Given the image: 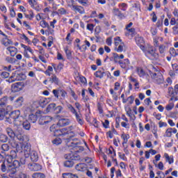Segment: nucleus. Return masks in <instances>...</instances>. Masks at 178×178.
<instances>
[{"instance_id": "nucleus-1", "label": "nucleus", "mask_w": 178, "mask_h": 178, "mask_svg": "<svg viewBox=\"0 0 178 178\" xmlns=\"http://www.w3.org/2000/svg\"><path fill=\"white\" fill-rule=\"evenodd\" d=\"M74 105L75 108H76L79 112H77V110H76L73 105L69 103L67 104V108L69 112H70V113L75 116L76 120L79 123V124L83 126V124H84V120L83 119V115H81V113H80V111H81V104H80V103L79 102H76Z\"/></svg>"}, {"instance_id": "nucleus-2", "label": "nucleus", "mask_w": 178, "mask_h": 178, "mask_svg": "<svg viewBox=\"0 0 178 178\" xmlns=\"http://www.w3.org/2000/svg\"><path fill=\"white\" fill-rule=\"evenodd\" d=\"M144 52L145 57L152 60H155L158 59L159 55L156 53V49L151 44H146L144 50H142Z\"/></svg>"}, {"instance_id": "nucleus-3", "label": "nucleus", "mask_w": 178, "mask_h": 178, "mask_svg": "<svg viewBox=\"0 0 178 178\" xmlns=\"http://www.w3.org/2000/svg\"><path fill=\"white\" fill-rule=\"evenodd\" d=\"M13 147L16 148L17 151H20V152L23 151L26 158H29V156H30V154L31 152V145L30 143L27 142H23L22 143H20V145H19V143H15Z\"/></svg>"}, {"instance_id": "nucleus-4", "label": "nucleus", "mask_w": 178, "mask_h": 178, "mask_svg": "<svg viewBox=\"0 0 178 178\" xmlns=\"http://www.w3.org/2000/svg\"><path fill=\"white\" fill-rule=\"evenodd\" d=\"M114 51L122 54V52H126V44L123 42V40L119 36L114 38Z\"/></svg>"}, {"instance_id": "nucleus-5", "label": "nucleus", "mask_w": 178, "mask_h": 178, "mask_svg": "<svg viewBox=\"0 0 178 178\" xmlns=\"http://www.w3.org/2000/svg\"><path fill=\"white\" fill-rule=\"evenodd\" d=\"M152 79L157 83V84H162L164 81L163 75L159 70H156L154 73L150 74Z\"/></svg>"}, {"instance_id": "nucleus-6", "label": "nucleus", "mask_w": 178, "mask_h": 178, "mask_svg": "<svg viewBox=\"0 0 178 178\" xmlns=\"http://www.w3.org/2000/svg\"><path fill=\"white\" fill-rule=\"evenodd\" d=\"M19 154H20V150H17V148L15 150H11L10 155L6 156V163H12L13 159H16L19 156Z\"/></svg>"}, {"instance_id": "nucleus-7", "label": "nucleus", "mask_w": 178, "mask_h": 178, "mask_svg": "<svg viewBox=\"0 0 178 178\" xmlns=\"http://www.w3.org/2000/svg\"><path fill=\"white\" fill-rule=\"evenodd\" d=\"M72 5H69L70 8H71L72 10L75 12V13H80V15H84L86 13V10H84V8L81 6H76L73 5V3L74 1L71 0Z\"/></svg>"}, {"instance_id": "nucleus-8", "label": "nucleus", "mask_w": 178, "mask_h": 178, "mask_svg": "<svg viewBox=\"0 0 178 178\" xmlns=\"http://www.w3.org/2000/svg\"><path fill=\"white\" fill-rule=\"evenodd\" d=\"M73 129H74L73 126H70L68 128V129H60L61 134H59L60 136H63L67 135L68 137L72 138V137H74V132L72 131Z\"/></svg>"}, {"instance_id": "nucleus-9", "label": "nucleus", "mask_w": 178, "mask_h": 178, "mask_svg": "<svg viewBox=\"0 0 178 178\" xmlns=\"http://www.w3.org/2000/svg\"><path fill=\"white\" fill-rule=\"evenodd\" d=\"M24 88V83L22 82H17L11 86V90L13 92H19Z\"/></svg>"}, {"instance_id": "nucleus-10", "label": "nucleus", "mask_w": 178, "mask_h": 178, "mask_svg": "<svg viewBox=\"0 0 178 178\" xmlns=\"http://www.w3.org/2000/svg\"><path fill=\"white\" fill-rule=\"evenodd\" d=\"M12 111V106H8L6 109L5 108H0V120H3V118L8 113Z\"/></svg>"}, {"instance_id": "nucleus-11", "label": "nucleus", "mask_w": 178, "mask_h": 178, "mask_svg": "<svg viewBox=\"0 0 178 178\" xmlns=\"http://www.w3.org/2000/svg\"><path fill=\"white\" fill-rule=\"evenodd\" d=\"M23 120H24V118H23V116H20V117H18V118L13 120L14 126H15L17 127L19 133H20V131H22V129L19 128V126H22V124H23Z\"/></svg>"}, {"instance_id": "nucleus-12", "label": "nucleus", "mask_w": 178, "mask_h": 178, "mask_svg": "<svg viewBox=\"0 0 178 178\" xmlns=\"http://www.w3.org/2000/svg\"><path fill=\"white\" fill-rule=\"evenodd\" d=\"M28 168L32 172H38V170H41L42 169L41 165L35 163L29 164Z\"/></svg>"}, {"instance_id": "nucleus-13", "label": "nucleus", "mask_w": 178, "mask_h": 178, "mask_svg": "<svg viewBox=\"0 0 178 178\" xmlns=\"http://www.w3.org/2000/svg\"><path fill=\"white\" fill-rule=\"evenodd\" d=\"M135 40L137 45H138L141 51L144 50L145 45H147L145 44V42H144V38H143V37L138 36Z\"/></svg>"}, {"instance_id": "nucleus-14", "label": "nucleus", "mask_w": 178, "mask_h": 178, "mask_svg": "<svg viewBox=\"0 0 178 178\" xmlns=\"http://www.w3.org/2000/svg\"><path fill=\"white\" fill-rule=\"evenodd\" d=\"M119 64L122 69H125L127 70L129 69V66H130V60L129 58H126L124 60L119 61Z\"/></svg>"}, {"instance_id": "nucleus-15", "label": "nucleus", "mask_w": 178, "mask_h": 178, "mask_svg": "<svg viewBox=\"0 0 178 178\" xmlns=\"http://www.w3.org/2000/svg\"><path fill=\"white\" fill-rule=\"evenodd\" d=\"M58 126L60 127H63L65 126H69L70 124V120L67 118H61L58 120Z\"/></svg>"}, {"instance_id": "nucleus-16", "label": "nucleus", "mask_w": 178, "mask_h": 178, "mask_svg": "<svg viewBox=\"0 0 178 178\" xmlns=\"http://www.w3.org/2000/svg\"><path fill=\"white\" fill-rule=\"evenodd\" d=\"M52 121V118L50 116H45V117H42L39 120V124L44 126V124H47L49 123V122Z\"/></svg>"}, {"instance_id": "nucleus-17", "label": "nucleus", "mask_w": 178, "mask_h": 178, "mask_svg": "<svg viewBox=\"0 0 178 178\" xmlns=\"http://www.w3.org/2000/svg\"><path fill=\"white\" fill-rule=\"evenodd\" d=\"M136 72L137 74L139 76V77L143 78V77H145V76H147V72L141 67H137Z\"/></svg>"}, {"instance_id": "nucleus-18", "label": "nucleus", "mask_w": 178, "mask_h": 178, "mask_svg": "<svg viewBox=\"0 0 178 178\" xmlns=\"http://www.w3.org/2000/svg\"><path fill=\"white\" fill-rule=\"evenodd\" d=\"M75 168L79 172H86L87 170V165L86 163L77 164Z\"/></svg>"}, {"instance_id": "nucleus-19", "label": "nucleus", "mask_w": 178, "mask_h": 178, "mask_svg": "<svg viewBox=\"0 0 178 178\" xmlns=\"http://www.w3.org/2000/svg\"><path fill=\"white\" fill-rule=\"evenodd\" d=\"M23 102H24V98L23 97H19L15 101V106L16 108H20L23 105Z\"/></svg>"}, {"instance_id": "nucleus-20", "label": "nucleus", "mask_w": 178, "mask_h": 178, "mask_svg": "<svg viewBox=\"0 0 178 178\" xmlns=\"http://www.w3.org/2000/svg\"><path fill=\"white\" fill-rule=\"evenodd\" d=\"M20 116H21L20 111H19V110H15V111L11 112L10 114V119H13V120H14L15 119H17Z\"/></svg>"}, {"instance_id": "nucleus-21", "label": "nucleus", "mask_w": 178, "mask_h": 178, "mask_svg": "<svg viewBox=\"0 0 178 178\" xmlns=\"http://www.w3.org/2000/svg\"><path fill=\"white\" fill-rule=\"evenodd\" d=\"M29 156L33 162H37L38 161V153L33 150L31 152Z\"/></svg>"}, {"instance_id": "nucleus-22", "label": "nucleus", "mask_w": 178, "mask_h": 178, "mask_svg": "<svg viewBox=\"0 0 178 178\" xmlns=\"http://www.w3.org/2000/svg\"><path fill=\"white\" fill-rule=\"evenodd\" d=\"M7 51H8L10 56H16V54H17V48L15 47H7Z\"/></svg>"}, {"instance_id": "nucleus-23", "label": "nucleus", "mask_w": 178, "mask_h": 178, "mask_svg": "<svg viewBox=\"0 0 178 178\" xmlns=\"http://www.w3.org/2000/svg\"><path fill=\"white\" fill-rule=\"evenodd\" d=\"M51 66L54 69L56 73H58V72H60V70L63 69V64L62 63H59L58 65L54 63H51Z\"/></svg>"}, {"instance_id": "nucleus-24", "label": "nucleus", "mask_w": 178, "mask_h": 178, "mask_svg": "<svg viewBox=\"0 0 178 178\" xmlns=\"http://www.w3.org/2000/svg\"><path fill=\"white\" fill-rule=\"evenodd\" d=\"M18 74H19L18 72H15L14 73H13L12 76L9 78L8 81L10 83H13L15 81H17Z\"/></svg>"}, {"instance_id": "nucleus-25", "label": "nucleus", "mask_w": 178, "mask_h": 178, "mask_svg": "<svg viewBox=\"0 0 178 178\" xmlns=\"http://www.w3.org/2000/svg\"><path fill=\"white\" fill-rule=\"evenodd\" d=\"M49 83L50 84H52L54 83V84H59V79L56 76V75L53 74L49 79Z\"/></svg>"}, {"instance_id": "nucleus-26", "label": "nucleus", "mask_w": 178, "mask_h": 178, "mask_svg": "<svg viewBox=\"0 0 178 178\" xmlns=\"http://www.w3.org/2000/svg\"><path fill=\"white\" fill-rule=\"evenodd\" d=\"M164 158H165V161H166V162H168L169 165H172V163H173V162H175V161L173 159V156H170L168 153L164 154Z\"/></svg>"}, {"instance_id": "nucleus-27", "label": "nucleus", "mask_w": 178, "mask_h": 178, "mask_svg": "<svg viewBox=\"0 0 178 178\" xmlns=\"http://www.w3.org/2000/svg\"><path fill=\"white\" fill-rule=\"evenodd\" d=\"M16 137L17 138V140H19V143H14V145H15V144H19V145H20V144H22V143H26V141H24V138L23 137V135L22 134H17V132L16 133Z\"/></svg>"}, {"instance_id": "nucleus-28", "label": "nucleus", "mask_w": 178, "mask_h": 178, "mask_svg": "<svg viewBox=\"0 0 178 178\" xmlns=\"http://www.w3.org/2000/svg\"><path fill=\"white\" fill-rule=\"evenodd\" d=\"M121 138L123 139L122 145H124V144H127V141H129V138H130V135L122 134L121 135Z\"/></svg>"}, {"instance_id": "nucleus-29", "label": "nucleus", "mask_w": 178, "mask_h": 178, "mask_svg": "<svg viewBox=\"0 0 178 178\" xmlns=\"http://www.w3.org/2000/svg\"><path fill=\"white\" fill-rule=\"evenodd\" d=\"M7 134L11 138H13L14 137H16V133L13 131V129L11 128H7L6 129Z\"/></svg>"}, {"instance_id": "nucleus-30", "label": "nucleus", "mask_w": 178, "mask_h": 178, "mask_svg": "<svg viewBox=\"0 0 178 178\" xmlns=\"http://www.w3.org/2000/svg\"><path fill=\"white\" fill-rule=\"evenodd\" d=\"M1 44H3V45H4L5 47H8V45H12L13 42H12V40H9L8 38H5L1 40Z\"/></svg>"}, {"instance_id": "nucleus-31", "label": "nucleus", "mask_w": 178, "mask_h": 178, "mask_svg": "<svg viewBox=\"0 0 178 178\" xmlns=\"http://www.w3.org/2000/svg\"><path fill=\"white\" fill-rule=\"evenodd\" d=\"M66 143L67 147H72L73 148L76 147L78 144L77 143H74L72 140H69V138L66 139Z\"/></svg>"}, {"instance_id": "nucleus-32", "label": "nucleus", "mask_w": 178, "mask_h": 178, "mask_svg": "<svg viewBox=\"0 0 178 178\" xmlns=\"http://www.w3.org/2000/svg\"><path fill=\"white\" fill-rule=\"evenodd\" d=\"M21 48H23L24 51L25 52H30L31 54H33V51L30 46H26L25 44H21Z\"/></svg>"}, {"instance_id": "nucleus-33", "label": "nucleus", "mask_w": 178, "mask_h": 178, "mask_svg": "<svg viewBox=\"0 0 178 178\" xmlns=\"http://www.w3.org/2000/svg\"><path fill=\"white\" fill-rule=\"evenodd\" d=\"M40 24L42 29H48L49 30L51 29L49 24H48L45 20L40 21Z\"/></svg>"}, {"instance_id": "nucleus-34", "label": "nucleus", "mask_w": 178, "mask_h": 178, "mask_svg": "<svg viewBox=\"0 0 178 178\" xmlns=\"http://www.w3.org/2000/svg\"><path fill=\"white\" fill-rule=\"evenodd\" d=\"M32 178H45V175L42 172H35L32 175Z\"/></svg>"}, {"instance_id": "nucleus-35", "label": "nucleus", "mask_w": 178, "mask_h": 178, "mask_svg": "<svg viewBox=\"0 0 178 178\" xmlns=\"http://www.w3.org/2000/svg\"><path fill=\"white\" fill-rule=\"evenodd\" d=\"M73 165H74L73 161L67 160L64 162V166L65 168H73Z\"/></svg>"}, {"instance_id": "nucleus-36", "label": "nucleus", "mask_w": 178, "mask_h": 178, "mask_svg": "<svg viewBox=\"0 0 178 178\" xmlns=\"http://www.w3.org/2000/svg\"><path fill=\"white\" fill-rule=\"evenodd\" d=\"M63 178H79L76 175L72 174V173H64L63 174Z\"/></svg>"}, {"instance_id": "nucleus-37", "label": "nucleus", "mask_w": 178, "mask_h": 178, "mask_svg": "<svg viewBox=\"0 0 178 178\" xmlns=\"http://www.w3.org/2000/svg\"><path fill=\"white\" fill-rule=\"evenodd\" d=\"M8 165H11L13 168L17 169V168L20 166V162H19L17 160H15L13 163H8Z\"/></svg>"}, {"instance_id": "nucleus-38", "label": "nucleus", "mask_w": 178, "mask_h": 178, "mask_svg": "<svg viewBox=\"0 0 178 178\" xmlns=\"http://www.w3.org/2000/svg\"><path fill=\"white\" fill-rule=\"evenodd\" d=\"M37 119L38 118L36 115H34V114L29 115V120L31 123H35V122H37Z\"/></svg>"}, {"instance_id": "nucleus-39", "label": "nucleus", "mask_w": 178, "mask_h": 178, "mask_svg": "<svg viewBox=\"0 0 178 178\" xmlns=\"http://www.w3.org/2000/svg\"><path fill=\"white\" fill-rule=\"evenodd\" d=\"M8 104V97H3L0 99V106H5Z\"/></svg>"}, {"instance_id": "nucleus-40", "label": "nucleus", "mask_w": 178, "mask_h": 178, "mask_svg": "<svg viewBox=\"0 0 178 178\" xmlns=\"http://www.w3.org/2000/svg\"><path fill=\"white\" fill-rule=\"evenodd\" d=\"M22 126L25 130H30L31 125L29 121H25L22 123Z\"/></svg>"}, {"instance_id": "nucleus-41", "label": "nucleus", "mask_w": 178, "mask_h": 178, "mask_svg": "<svg viewBox=\"0 0 178 178\" xmlns=\"http://www.w3.org/2000/svg\"><path fill=\"white\" fill-rule=\"evenodd\" d=\"M52 143L54 145H60V144H62V139L60 138H56L52 140Z\"/></svg>"}, {"instance_id": "nucleus-42", "label": "nucleus", "mask_w": 178, "mask_h": 178, "mask_svg": "<svg viewBox=\"0 0 178 178\" xmlns=\"http://www.w3.org/2000/svg\"><path fill=\"white\" fill-rule=\"evenodd\" d=\"M26 76L23 73H19L18 72V79L17 81H22L23 80H26Z\"/></svg>"}, {"instance_id": "nucleus-43", "label": "nucleus", "mask_w": 178, "mask_h": 178, "mask_svg": "<svg viewBox=\"0 0 178 178\" xmlns=\"http://www.w3.org/2000/svg\"><path fill=\"white\" fill-rule=\"evenodd\" d=\"M105 74V72L102 71H97L95 73V76L96 77H98L99 79H102L104 77V75Z\"/></svg>"}, {"instance_id": "nucleus-44", "label": "nucleus", "mask_w": 178, "mask_h": 178, "mask_svg": "<svg viewBox=\"0 0 178 178\" xmlns=\"http://www.w3.org/2000/svg\"><path fill=\"white\" fill-rule=\"evenodd\" d=\"M8 171L11 175H15L16 173V168L12 167V165H8Z\"/></svg>"}, {"instance_id": "nucleus-45", "label": "nucleus", "mask_w": 178, "mask_h": 178, "mask_svg": "<svg viewBox=\"0 0 178 178\" xmlns=\"http://www.w3.org/2000/svg\"><path fill=\"white\" fill-rule=\"evenodd\" d=\"M25 17L29 19V20H33V17H34V13L33 11H29V14H24Z\"/></svg>"}, {"instance_id": "nucleus-46", "label": "nucleus", "mask_w": 178, "mask_h": 178, "mask_svg": "<svg viewBox=\"0 0 178 178\" xmlns=\"http://www.w3.org/2000/svg\"><path fill=\"white\" fill-rule=\"evenodd\" d=\"M104 106V104L98 103L97 104V109L99 113H104V109L102 107Z\"/></svg>"}, {"instance_id": "nucleus-47", "label": "nucleus", "mask_w": 178, "mask_h": 178, "mask_svg": "<svg viewBox=\"0 0 178 178\" xmlns=\"http://www.w3.org/2000/svg\"><path fill=\"white\" fill-rule=\"evenodd\" d=\"M0 141L1 143H6L8 141V136H6V135L4 134L0 135Z\"/></svg>"}, {"instance_id": "nucleus-48", "label": "nucleus", "mask_w": 178, "mask_h": 178, "mask_svg": "<svg viewBox=\"0 0 178 178\" xmlns=\"http://www.w3.org/2000/svg\"><path fill=\"white\" fill-rule=\"evenodd\" d=\"M64 51L67 56V58H70L72 56V51L69 49V47H66L64 48Z\"/></svg>"}, {"instance_id": "nucleus-49", "label": "nucleus", "mask_w": 178, "mask_h": 178, "mask_svg": "<svg viewBox=\"0 0 178 178\" xmlns=\"http://www.w3.org/2000/svg\"><path fill=\"white\" fill-rule=\"evenodd\" d=\"M21 38L22 40H24V41L28 42V44H31V41H30V39H29V38L26 35H24V33L21 35Z\"/></svg>"}, {"instance_id": "nucleus-50", "label": "nucleus", "mask_w": 178, "mask_h": 178, "mask_svg": "<svg viewBox=\"0 0 178 178\" xmlns=\"http://www.w3.org/2000/svg\"><path fill=\"white\" fill-rule=\"evenodd\" d=\"M172 128H168V129H166L165 133V137H172Z\"/></svg>"}, {"instance_id": "nucleus-51", "label": "nucleus", "mask_w": 178, "mask_h": 178, "mask_svg": "<svg viewBox=\"0 0 178 178\" xmlns=\"http://www.w3.org/2000/svg\"><path fill=\"white\" fill-rule=\"evenodd\" d=\"M122 127H124V129H130V124L129 122H121Z\"/></svg>"}, {"instance_id": "nucleus-52", "label": "nucleus", "mask_w": 178, "mask_h": 178, "mask_svg": "<svg viewBox=\"0 0 178 178\" xmlns=\"http://www.w3.org/2000/svg\"><path fill=\"white\" fill-rule=\"evenodd\" d=\"M175 108V103H170L165 106L166 111H172Z\"/></svg>"}, {"instance_id": "nucleus-53", "label": "nucleus", "mask_w": 178, "mask_h": 178, "mask_svg": "<svg viewBox=\"0 0 178 178\" xmlns=\"http://www.w3.org/2000/svg\"><path fill=\"white\" fill-rule=\"evenodd\" d=\"M113 57L114 62L115 63H118V62L119 63V59H120V57H119V54H118L116 53H113Z\"/></svg>"}, {"instance_id": "nucleus-54", "label": "nucleus", "mask_w": 178, "mask_h": 178, "mask_svg": "<svg viewBox=\"0 0 178 178\" xmlns=\"http://www.w3.org/2000/svg\"><path fill=\"white\" fill-rule=\"evenodd\" d=\"M110 94H111V95H113V99H115V101H118V95H116V92H115V91H113V89H110Z\"/></svg>"}, {"instance_id": "nucleus-55", "label": "nucleus", "mask_w": 178, "mask_h": 178, "mask_svg": "<svg viewBox=\"0 0 178 178\" xmlns=\"http://www.w3.org/2000/svg\"><path fill=\"white\" fill-rule=\"evenodd\" d=\"M159 127L160 129H162V127H168V123L163 122V121H160L159 122Z\"/></svg>"}, {"instance_id": "nucleus-56", "label": "nucleus", "mask_w": 178, "mask_h": 178, "mask_svg": "<svg viewBox=\"0 0 178 178\" xmlns=\"http://www.w3.org/2000/svg\"><path fill=\"white\" fill-rule=\"evenodd\" d=\"M54 111L56 113H60V112L63 111V107H62L61 106H58L54 108Z\"/></svg>"}, {"instance_id": "nucleus-57", "label": "nucleus", "mask_w": 178, "mask_h": 178, "mask_svg": "<svg viewBox=\"0 0 178 178\" xmlns=\"http://www.w3.org/2000/svg\"><path fill=\"white\" fill-rule=\"evenodd\" d=\"M78 2L83 6H87L88 3V0H78Z\"/></svg>"}, {"instance_id": "nucleus-58", "label": "nucleus", "mask_w": 178, "mask_h": 178, "mask_svg": "<svg viewBox=\"0 0 178 178\" xmlns=\"http://www.w3.org/2000/svg\"><path fill=\"white\" fill-rule=\"evenodd\" d=\"M2 151L6 152L9 149V145L5 143L1 145Z\"/></svg>"}, {"instance_id": "nucleus-59", "label": "nucleus", "mask_w": 178, "mask_h": 178, "mask_svg": "<svg viewBox=\"0 0 178 178\" xmlns=\"http://www.w3.org/2000/svg\"><path fill=\"white\" fill-rule=\"evenodd\" d=\"M118 156H119V158H120V159H122V161H127V157H126V155L124 154L118 152Z\"/></svg>"}, {"instance_id": "nucleus-60", "label": "nucleus", "mask_w": 178, "mask_h": 178, "mask_svg": "<svg viewBox=\"0 0 178 178\" xmlns=\"http://www.w3.org/2000/svg\"><path fill=\"white\" fill-rule=\"evenodd\" d=\"M56 106V104L55 103L50 104L47 106V111H52V109L55 110V107Z\"/></svg>"}, {"instance_id": "nucleus-61", "label": "nucleus", "mask_w": 178, "mask_h": 178, "mask_svg": "<svg viewBox=\"0 0 178 178\" xmlns=\"http://www.w3.org/2000/svg\"><path fill=\"white\" fill-rule=\"evenodd\" d=\"M19 178H27V174L24 172H19L18 174Z\"/></svg>"}, {"instance_id": "nucleus-62", "label": "nucleus", "mask_w": 178, "mask_h": 178, "mask_svg": "<svg viewBox=\"0 0 178 178\" xmlns=\"http://www.w3.org/2000/svg\"><path fill=\"white\" fill-rule=\"evenodd\" d=\"M112 38H108L106 40V44L108 45V47H112Z\"/></svg>"}, {"instance_id": "nucleus-63", "label": "nucleus", "mask_w": 178, "mask_h": 178, "mask_svg": "<svg viewBox=\"0 0 178 178\" xmlns=\"http://www.w3.org/2000/svg\"><path fill=\"white\" fill-rule=\"evenodd\" d=\"M172 67L174 72L178 74V65L177 63H175L172 65Z\"/></svg>"}, {"instance_id": "nucleus-64", "label": "nucleus", "mask_w": 178, "mask_h": 178, "mask_svg": "<svg viewBox=\"0 0 178 178\" xmlns=\"http://www.w3.org/2000/svg\"><path fill=\"white\" fill-rule=\"evenodd\" d=\"M170 54L172 55L174 58L176 57V49L175 48H170Z\"/></svg>"}]
</instances>
